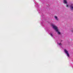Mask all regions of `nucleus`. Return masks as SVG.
Returning a JSON list of instances; mask_svg holds the SVG:
<instances>
[{"instance_id": "nucleus-1", "label": "nucleus", "mask_w": 73, "mask_h": 73, "mask_svg": "<svg viewBox=\"0 0 73 73\" xmlns=\"http://www.w3.org/2000/svg\"><path fill=\"white\" fill-rule=\"evenodd\" d=\"M53 28L55 30V31L56 32H58V34H59V35H60V33L59 31H58V29L57 27H56V26H53Z\"/></svg>"}, {"instance_id": "nucleus-2", "label": "nucleus", "mask_w": 73, "mask_h": 73, "mask_svg": "<svg viewBox=\"0 0 73 73\" xmlns=\"http://www.w3.org/2000/svg\"><path fill=\"white\" fill-rule=\"evenodd\" d=\"M64 52H65V53H66L67 54V56H68V57H69V53H68V52L66 50H64Z\"/></svg>"}, {"instance_id": "nucleus-3", "label": "nucleus", "mask_w": 73, "mask_h": 73, "mask_svg": "<svg viewBox=\"0 0 73 73\" xmlns=\"http://www.w3.org/2000/svg\"><path fill=\"white\" fill-rule=\"evenodd\" d=\"M70 8L71 9V10H73V4L71 5L70 6Z\"/></svg>"}, {"instance_id": "nucleus-4", "label": "nucleus", "mask_w": 73, "mask_h": 73, "mask_svg": "<svg viewBox=\"0 0 73 73\" xmlns=\"http://www.w3.org/2000/svg\"><path fill=\"white\" fill-rule=\"evenodd\" d=\"M64 2V4H67V1H66V0H63Z\"/></svg>"}, {"instance_id": "nucleus-5", "label": "nucleus", "mask_w": 73, "mask_h": 73, "mask_svg": "<svg viewBox=\"0 0 73 73\" xmlns=\"http://www.w3.org/2000/svg\"><path fill=\"white\" fill-rule=\"evenodd\" d=\"M55 19L56 20H58V19H57V17L56 16L55 17Z\"/></svg>"}, {"instance_id": "nucleus-6", "label": "nucleus", "mask_w": 73, "mask_h": 73, "mask_svg": "<svg viewBox=\"0 0 73 73\" xmlns=\"http://www.w3.org/2000/svg\"><path fill=\"white\" fill-rule=\"evenodd\" d=\"M50 35L51 36H52V37L53 35H52V34H51Z\"/></svg>"}, {"instance_id": "nucleus-7", "label": "nucleus", "mask_w": 73, "mask_h": 73, "mask_svg": "<svg viewBox=\"0 0 73 73\" xmlns=\"http://www.w3.org/2000/svg\"><path fill=\"white\" fill-rule=\"evenodd\" d=\"M59 45H61V43H60L59 44Z\"/></svg>"}, {"instance_id": "nucleus-8", "label": "nucleus", "mask_w": 73, "mask_h": 73, "mask_svg": "<svg viewBox=\"0 0 73 73\" xmlns=\"http://www.w3.org/2000/svg\"><path fill=\"white\" fill-rule=\"evenodd\" d=\"M66 7H68V5H66Z\"/></svg>"}]
</instances>
